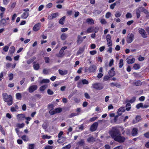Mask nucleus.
I'll return each mask as SVG.
<instances>
[{"mask_svg":"<svg viewBox=\"0 0 149 149\" xmlns=\"http://www.w3.org/2000/svg\"><path fill=\"white\" fill-rule=\"evenodd\" d=\"M109 133L111 137L114 140L115 138L120 134V132L117 127H114L109 130Z\"/></svg>","mask_w":149,"mask_h":149,"instance_id":"f257e3e1","label":"nucleus"},{"mask_svg":"<svg viewBox=\"0 0 149 149\" xmlns=\"http://www.w3.org/2000/svg\"><path fill=\"white\" fill-rule=\"evenodd\" d=\"M3 97L4 100L7 102L8 105H11L12 104V98L11 95H8L7 94H3Z\"/></svg>","mask_w":149,"mask_h":149,"instance_id":"f03ea898","label":"nucleus"},{"mask_svg":"<svg viewBox=\"0 0 149 149\" xmlns=\"http://www.w3.org/2000/svg\"><path fill=\"white\" fill-rule=\"evenodd\" d=\"M114 140L119 143H122L125 141V138L124 137L121 136V134H120L115 138Z\"/></svg>","mask_w":149,"mask_h":149,"instance_id":"7ed1b4c3","label":"nucleus"},{"mask_svg":"<svg viewBox=\"0 0 149 149\" xmlns=\"http://www.w3.org/2000/svg\"><path fill=\"white\" fill-rule=\"evenodd\" d=\"M141 11L143 12L146 13H148L147 10L143 8H140L137 9L136 10V14L137 17L139 18L140 17V14Z\"/></svg>","mask_w":149,"mask_h":149,"instance_id":"20e7f679","label":"nucleus"},{"mask_svg":"<svg viewBox=\"0 0 149 149\" xmlns=\"http://www.w3.org/2000/svg\"><path fill=\"white\" fill-rule=\"evenodd\" d=\"M93 88L96 90H100L103 88L102 86L99 83H95L92 84Z\"/></svg>","mask_w":149,"mask_h":149,"instance_id":"39448f33","label":"nucleus"},{"mask_svg":"<svg viewBox=\"0 0 149 149\" xmlns=\"http://www.w3.org/2000/svg\"><path fill=\"white\" fill-rule=\"evenodd\" d=\"M23 11L25 12L22 15L21 17L23 19H26L29 16L28 12L29 11V9L28 8H26L24 9Z\"/></svg>","mask_w":149,"mask_h":149,"instance_id":"423d86ee","label":"nucleus"},{"mask_svg":"<svg viewBox=\"0 0 149 149\" xmlns=\"http://www.w3.org/2000/svg\"><path fill=\"white\" fill-rule=\"evenodd\" d=\"M139 33L144 38H146L147 37V35L145 30L142 29H138Z\"/></svg>","mask_w":149,"mask_h":149,"instance_id":"0eeeda50","label":"nucleus"},{"mask_svg":"<svg viewBox=\"0 0 149 149\" xmlns=\"http://www.w3.org/2000/svg\"><path fill=\"white\" fill-rule=\"evenodd\" d=\"M89 83V82L86 79H82L81 81H80L78 82L77 86L79 87H81L83 84H88Z\"/></svg>","mask_w":149,"mask_h":149,"instance_id":"6e6552de","label":"nucleus"},{"mask_svg":"<svg viewBox=\"0 0 149 149\" xmlns=\"http://www.w3.org/2000/svg\"><path fill=\"white\" fill-rule=\"evenodd\" d=\"M134 37V35L133 34L131 33L129 34L127 37V43H130L133 40Z\"/></svg>","mask_w":149,"mask_h":149,"instance_id":"1a4fd4ad","label":"nucleus"},{"mask_svg":"<svg viewBox=\"0 0 149 149\" xmlns=\"http://www.w3.org/2000/svg\"><path fill=\"white\" fill-rule=\"evenodd\" d=\"M9 18L8 17H7L6 19L3 18L0 21V24L1 25L3 26H6L7 24H9L8 22L7 21L9 20Z\"/></svg>","mask_w":149,"mask_h":149,"instance_id":"9d476101","label":"nucleus"},{"mask_svg":"<svg viewBox=\"0 0 149 149\" xmlns=\"http://www.w3.org/2000/svg\"><path fill=\"white\" fill-rule=\"evenodd\" d=\"M98 125V123L97 122L94 123L90 127V130L92 132L95 131Z\"/></svg>","mask_w":149,"mask_h":149,"instance_id":"9b49d317","label":"nucleus"},{"mask_svg":"<svg viewBox=\"0 0 149 149\" xmlns=\"http://www.w3.org/2000/svg\"><path fill=\"white\" fill-rule=\"evenodd\" d=\"M106 40L107 42V46H112V44L111 39V36L109 34H108L106 36Z\"/></svg>","mask_w":149,"mask_h":149,"instance_id":"f8f14e48","label":"nucleus"},{"mask_svg":"<svg viewBox=\"0 0 149 149\" xmlns=\"http://www.w3.org/2000/svg\"><path fill=\"white\" fill-rule=\"evenodd\" d=\"M41 24L38 23L36 24L33 27V30L35 31H38L39 30Z\"/></svg>","mask_w":149,"mask_h":149,"instance_id":"ddd939ff","label":"nucleus"},{"mask_svg":"<svg viewBox=\"0 0 149 149\" xmlns=\"http://www.w3.org/2000/svg\"><path fill=\"white\" fill-rule=\"evenodd\" d=\"M59 14L58 13H53L48 16V18L49 19H53L58 16Z\"/></svg>","mask_w":149,"mask_h":149,"instance_id":"4468645a","label":"nucleus"},{"mask_svg":"<svg viewBox=\"0 0 149 149\" xmlns=\"http://www.w3.org/2000/svg\"><path fill=\"white\" fill-rule=\"evenodd\" d=\"M25 115L24 114H19L17 116V119L18 120H22L25 118Z\"/></svg>","mask_w":149,"mask_h":149,"instance_id":"2eb2a0df","label":"nucleus"},{"mask_svg":"<svg viewBox=\"0 0 149 149\" xmlns=\"http://www.w3.org/2000/svg\"><path fill=\"white\" fill-rule=\"evenodd\" d=\"M37 87L36 85H33L30 86L29 88V91L30 93H32L36 90Z\"/></svg>","mask_w":149,"mask_h":149,"instance_id":"dca6fc26","label":"nucleus"},{"mask_svg":"<svg viewBox=\"0 0 149 149\" xmlns=\"http://www.w3.org/2000/svg\"><path fill=\"white\" fill-rule=\"evenodd\" d=\"M114 68H112L109 71V74L110 77H112L115 74V72L114 71Z\"/></svg>","mask_w":149,"mask_h":149,"instance_id":"f3484780","label":"nucleus"},{"mask_svg":"<svg viewBox=\"0 0 149 149\" xmlns=\"http://www.w3.org/2000/svg\"><path fill=\"white\" fill-rule=\"evenodd\" d=\"M127 62L128 64H132L134 63L135 61V59L134 58H127Z\"/></svg>","mask_w":149,"mask_h":149,"instance_id":"a211bd4d","label":"nucleus"},{"mask_svg":"<svg viewBox=\"0 0 149 149\" xmlns=\"http://www.w3.org/2000/svg\"><path fill=\"white\" fill-rule=\"evenodd\" d=\"M87 141L89 143H91L95 141V139L93 136H91L87 139Z\"/></svg>","mask_w":149,"mask_h":149,"instance_id":"6ab92c4d","label":"nucleus"},{"mask_svg":"<svg viewBox=\"0 0 149 149\" xmlns=\"http://www.w3.org/2000/svg\"><path fill=\"white\" fill-rule=\"evenodd\" d=\"M86 22L88 24H94V21L92 18H88L86 20Z\"/></svg>","mask_w":149,"mask_h":149,"instance_id":"aec40b11","label":"nucleus"},{"mask_svg":"<svg viewBox=\"0 0 149 149\" xmlns=\"http://www.w3.org/2000/svg\"><path fill=\"white\" fill-rule=\"evenodd\" d=\"M66 138L65 137H62L57 140L58 143H62L66 140Z\"/></svg>","mask_w":149,"mask_h":149,"instance_id":"412c9836","label":"nucleus"},{"mask_svg":"<svg viewBox=\"0 0 149 149\" xmlns=\"http://www.w3.org/2000/svg\"><path fill=\"white\" fill-rule=\"evenodd\" d=\"M141 120V117L139 116H137L135 120H134L133 121V123L135 124L139 122Z\"/></svg>","mask_w":149,"mask_h":149,"instance_id":"4be33fe9","label":"nucleus"},{"mask_svg":"<svg viewBox=\"0 0 149 149\" xmlns=\"http://www.w3.org/2000/svg\"><path fill=\"white\" fill-rule=\"evenodd\" d=\"M58 72L60 74L63 75L66 74L68 73V71L67 70H59Z\"/></svg>","mask_w":149,"mask_h":149,"instance_id":"5701e85b","label":"nucleus"},{"mask_svg":"<svg viewBox=\"0 0 149 149\" xmlns=\"http://www.w3.org/2000/svg\"><path fill=\"white\" fill-rule=\"evenodd\" d=\"M18 109V106L16 105L14 107H12L10 108V111L12 112L16 111Z\"/></svg>","mask_w":149,"mask_h":149,"instance_id":"b1692460","label":"nucleus"},{"mask_svg":"<svg viewBox=\"0 0 149 149\" xmlns=\"http://www.w3.org/2000/svg\"><path fill=\"white\" fill-rule=\"evenodd\" d=\"M125 111V107H121L118 109V111H117V113L118 114V115H121V113H119V112H123Z\"/></svg>","mask_w":149,"mask_h":149,"instance_id":"393cba45","label":"nucleus"},{"mask_svg":"<svg viewBox=\"0 0 149 149\" xmlns=\"http://www.w3.org/2000/svg\"><path fill=\"white\" fill-rule=\"evenodd\" d=\"M96 69V67L95 65H92L89 68V70L91 72H93Z\"/></svg>","mask_w":149,"mask_h":149,"instance_id":"a878e982","label":"nucleus"},{"mask_svg":"<svg viewBox=\"0 0 149 149\" xmlns=\"http://www.w3.org/2000/svg\"><path fill=\"white\" fill-rule=\"evenodd\" d=\"M138 130L136 128H133L132 132V134L133 136H135L137 134Z\"/></svg>","mask_w":149,"mask_h":149,"instance_id":"bb28decb","label":"nucleus"},{"mask_svg":"<svg viewBox=\"0 0 149 149\" xmlns=\"http://www.w3.org/2000/svg\"><path fill=\"white\" fill-rule=\"evenodd\" d=\"M83 40L81 37L80 36L78 35L77 37V42L78 44H80L81 43Z\"/></svg>","mask_w":149,"mask_h":149,"instance_id":"cd10ccee","label":"nucleus"},{"mask_svg":"<svg viewBox=\"0 0 149 149\" xmlns=\"http://www.w3.org/2000/svg\"><path fill=\"white\" fill-rule=\"evenodd\" d=\"M120 1H116L115 3H113L112 4H111L110 6V8L111 9H113L114 8L115 6L116 5L117 3H120Z\"/></svg>","mask_w":149,"mask_h":149,"instance_id":"c85d7f7f","label":"nucleus"},{"mask_svg":"<svg viewBox=\"0 0 149 149\" xmlns=\"http://www.w3.org/2000/svg\"><path fill=\"white\" fill-rule=\"evenodd\" d=\"M15 48L13 46L11 47L10 48L9 52L10 54H13L15 52Z\"/></svg>","mask_w":149,"mask_h":149,"instance_id":"c756f323","label":"nucleus"},{"mask_svg":"<svg viewBox=\"0 0 149 149\" xmlns=\"http://www.w3.org/2000/svg\"><path fill=\"white\" fill-rule=\"evenodd\" d=\"M133 68L135 70H138L140 68V66L138 64L135 63L134 65Z\"/></svg>","mask_w":149,"mask_h":149,"instance_id":"7c9ffc66","label":"nucleus"},{"mask_svg":"<svg viewBox=\"0 0 149 149\" xmlns=\"http://www.w3.org/2000/svg\"><path fill=\"white\" fill-rule=\"evenodd\" d=\"M67 35L65 33H63L62 34L61 36V38L62 40H65L67 38Z\"/></svg>","mask_w":149,"mask_h":149,"instance_id":"2f4dec72","label":"nucleus"},{"mask_svg":"<svg viewBox=\"0 0 149 149\" xmlns=\"http://www.w3.org/2000/svg\"><path fill=\"white\" fill-rule=\"evenodd\" d=\"M49 82V79H43L42 81H40V83L41 84L43 83H48Z\"/></svg>","mask_w":149,"mask_h":149,"instance_id":"473e14b6","label":"nucleus"},{"mask_svg":"<svg viewBox=\"0 0 149 149\" xmlns=\"http://www.w3.org/2000/svg\"><path fill=\"white\" fill-rule=\"evenodd\" d=\"M135 100H136L135 97H133L130 100H126L125 101V102L126 103L130 102L131 103H132L134 102L135 101Z\"/></svg>","mask_w":149,"mask_h":149,"instance_id":"72a5a7b5","label":"nucleus"},{"mask_svg":"<svg viewBox=\"0 0 149 149\" xmlns=\"http://www.w3.org/2000/svg\"><path fill=\"white\" fill-rule=\"evenodd\" d=\"M21 138L24 141H27L29 140L28 137L26 135L22 136Z\"/></svg>","mask_w":149,"mask_h":149,"instance_id":"f704fd0d","label":"nucleus"},{"mask_svg":"<svg viewBox=\"0 0 149 149\" xmlns=\"http://www.w3.org/2000/svg\"><path fill=\"white\" fill-rule=\"evenodd\" d=\"M54 110L55 113H60L62 111V109L60 108L55 109Z\"/></svg>","mask_w":149,"mask_h":149,"instance_id":"c9c22d12","label":"nucleus"},{"mask_svg":"<svg viewBox=\"0 0 149 149\" xmlns=\"http://www.w3.org/2000/svg\"><path fill=\"white\" fill-rule=\"evenodd\" d=\"M84 50V47L80 48L77 52V55H78L82 53Z\"/></svg>","mask_w":149,"mask_h":149,"instance_id":"e433bc0d","label":"nucleus"},{"mask_svg":"<svg viewBox=\"0 0 149 149\" xmlns=\"http://www.w3.org/2000/svg\"><path fill=\"white\" fill-rule=\"evenodd\" d=\"M33 68L35 70H38L39 68V64L38 63H34L33 65Z\"/></svg>","mask_w":149,"mask_h":149,"instance_id":"4c0bfd02","label":"nucleus"},{"mask_svg":"<svg viewBox=\"0 0 149 149\" xmlns=\"http://www.w3.org/2000/svg\"><path fill=\"white\" fill-rule=\"evenodd\" d=\"M94 28L93 27H90L88 28L87 31V32L90 33L93 32Z\"/></svg>","mask_w":149,"mask_h":149,"instance_id":"58836bf2","label":"nucleus"},{"mask_svg":"<svg viewBox=\"0 0 149 149\" xmlns=\"http://www.w3.org/2000/svg\"><path fill=\"white\" fill-rule=\"evenodd\" d=\"M123 60L122 59L120 60V62L119 63V66L120 68H121L123 65Z\"/></svg>","mask_w":149,"mask_h":149,"instance_id":"ea45409f","label":"nucleus"},{"mask_svg":"<svg viewBox=\"0 0 149 149\" xmlns=\"http://www.w3.org/2000/svg\"><path fill=\"white\" fill-rule=\"evenodd\" d=\"M65 17L64 16L61 18L59 21V23L62 25L63 24V22L64 21Z\"/></svg>","mask_w":149,"mask_h":149,"instance_id":"a19ab883","label":"nucleus"},{"mask_svg":"<svg viewBox=\"0 0 149 149\" xmlns=\"http://www.w3.org/2000/svg\"><path fill=\"white\" fill-rule=\"evenodd\" d=\"M126 108L127 111H130L131 108L130 104V103L127 104L126 105Z\"/></svg>","mask_w":149,"mask_h":149,"instance_id":"79ce46f5","label":"nucleus"},{"mask_svg":"<svg viewBox=\"0 0 149 149\" xmlns=\"http://www.w3.org/2000/svg\"><path fill=\"white\" fill-rule=\"evenodd\" d=\"M47 86L46 85H43L41 86L40 88V90L41 91H43L47 88Z\"/></svg>","mask_w":149,"mask_h":149,"instance_id":"37998d69","label":"nucleus"},{"mask_svg":"<svg viewBox=\"0 0 149 149\" xmlns=\"http://www.w3.org/2000/svg\"><path fill=\"white\" fill-rule=\"evenodd\" d=\"M42 139H49L51 138V136H48L47 135H44L42 136Z\"/></svg>","mask_w":149,"mask_h":149,"instance_id":"c03bdc74","label":"nucleus"},{"mask_svg":"<svg viewBox=\"0 0 149 149\" xmlns=\"http://www.w3.org/2000/svg\"><path fill=\"white\" fill-rule=\"evenodd\" d=\"M79 114V113H71L70 115H69V118H71L72 117L74 116H77Z\"/></svg>","mask_w":149,"mask_h":149,"instance_id":"a18cd8bd","label":"nucleus"},{"mask_svg":"<svg viewBox=\"0 0 149 149\" xmlns=\"http://www.w3.org/2000/svg\"><path fill=\"white\" fill-rule=\"evenodd\" d=\"M16 2H14L13 3H11L10 4V8L12 9L14 8L16 6Z\"/></svg>","mask_w":149,"mask_h":149,"instance_id":"49530a36","label":"nucleus"},{"mask_svg":"<svg viewBox=\"0 0 149 149\" xmlns=\"http://www.w3.org/2000/svg\"><path fill=\"white\" fill-rule=\"evenodd\" d=\"M109 47V48L107 49V52L110 53H111L112 51V46H108Z\"/></svg>","mask_w":149,"mask_h":149,"instance_id":"de8ad7c7","label":"nucleus"},{"mask_svg":"<svg viewBox=\"0 0 149 149\" xmlns=\"http://www.w3.org/2000/svg\"><path fill=\"white\" fill-rule=\"evenodd\" d=\"M71 145L70 144H68V145L65 146L63 147V149H70L71 147Z\"/></svg>","mask_w":149,"mask_h":149,"instance_id":"09e8293b","label":"nucleus"},{"mask_svg":"<svg viewBox=\"0 0 149 149\" xmlns=\"http://www.w3.org/2000/svg\"><path fill=\"white\" fill-rule=\"evenodd\" d=\"M121 15V13L119 11L117 12L115 14V16L116 17H119Z\"/></svg>","mask_w":149,"mask_h":149,"instance_id":"8fccbe9b","label":"nucleus"},{"mask_svg":"<svg viewBox=\"0 0 149 149\" xmlns=\"http://www.w3.org/2000/svg\"><path fill=\"white\" fill-rule=\"evenodd\" d=\"M132 17V15L130 13H128L126 15V17L127 18H131Z\"/></svg>","mask_w":149,"mask_h":149,"instance_id":"3c124183","label":"nucleus"},{"mask_svg":"<svg viewBox=\"0 0 149 149\" xmlns=\"http://www.w3.org/2000/svg\"><path fill=\"white\" fill-rule=\"evenodd\" d=\"M143 106V104L142 103H141L137 104L136 105V108H137V109H138L140 107L142 108Z\"/></svg>","mask_w":149,"mask_h":149,"instance_id":"603ef678","label":"nucleus"},{"mask_svg":"<svg viewBox=\"0 0 149 149\" xmlns=\"http://www.w3.org/2000/svg\"><path fill=\"white\" fill-rule=\"evenodd\" d=\"M114 63V60L113 59H111L110 60L109 65V66L110 67L112 66L113 64Z\"/></svg>","mask_w":149,"mask_h":149,"instance_id":"864d4df0","label":"nucleus"},{"mask_svg":"<svg viewBox=\"0 0 149 149\" xmlns=\"http://www.w3.org/2000/svg\"><path fill=\"white\" fill-rule=\"evenodd\" d=\"M55 110H53V109H51L49 111V113L51 115H52L55 114Z\"/></svg>","mask_w":149,"mask_h":149,"instance_id":"5fc2aeb1","label":"nucleus"},{"mask_svg":"<svg viewBox=\"0 0 149 149\" xmlns=\"http://www.w3.org/2000/svg\"><path fill=\"white\" fill-rule=\"evenodd\" d=\"M53 6V4L52 3H49L47 4L46 6V7L47 8H51Z\"/></svg>","mask_w":149,"mask_h":149,"instance_id":"6e6d98bb","label":"nucleus"},{"mask_svg":"<svg viewBox=\"0 0 149 149\" xmlns=\"http://www.w3.org/2000/svg\"><path fill=\"white\" fill-rule=\"evenodd\" d=\"M134 84L136 86H139L141 84V83L140 81H138L134 82Z\"/></svg>","mask_w":149,"mask_h":149,"instance_id":"4d7b16f0","label":"nucleus"},{"mask_svg":"<svg viewBox=\"0 0 149 149\" xmlns=\"http://www.w3.org/2000/svg\"><path fill=\"white\" fill-rule=\"evenodd\" d=\"M9 48V46H5L3 47V50L5 52H7L8 51Z\"/></svg>","mask_w":149,"mask_h":149,"instance_id":"13d9d810","label":"nucleus"},{"mask_svg":"<svg viewBox=\"0 0 149 149\" xmlns=\"http://www.w3.org/2000/svg\"><path fill=\"white\" fill-rule=\"evenodd\" d=\"M34 144H29V149H34Z\"/></svg>","mask_w":149,"mask_h":149,"instance_id":"bf43d9fd","label":"nucleus"},{"mask_svg":"<svg viewBox=\"0 0 149 149\" xmlns=\"http://www.w3.org/2000/svg\"><path fill=\"white\" fill-rule=\"evenodd\" d=\"M111 13L110 12H108L106 13L105 17L107 18H109L111 15Z\"/></svg>","mask_w":149,"mask_h":149,"instance_id":"052dcab7","label":"nucleus"},{"mask_svg":"<svg viewBox=\"0 0 149 149\" xmlns=\"http://www.w3.org/2000/svg\"><path fill=\"white\" fill-rule=\"evenodd\" d=\"M97 118V117H93L92 118H91L89 120V121L90 122H93Z\"/></svg>","mask_w":149,"mask_h":149,"instance_id":"680f3d73","label":"nucleus"},{"mask_svg":"<svg viewBox=\"0 0 149 149\" xmlns=\"http://www.w3.org/2000/svg\"><path fill=\"white\" fill-rule=\"evenodd\" d=\"M47 127V124L46 122H44L42 125V127L43 129H45Z\"/></svg>","mask_w":149,"mask_h":149,"instance_id":"e2e57ef3","label":"nucleus"},{"mask_svg":"<svg viewBox=\"0 0 149 149\" xmlns=\"http://www.w3.org/2000/svg\"><path fill=\"white\" fill-rule=\"evenodd\" d=\"M8 77L10 80H12L13 78V74H8Z\"/></svg>","mask_w":149,"mask_h":149,"instance_id":"0e129e2a","label":"nucleus"},{"mask_svg":"<svg viewBox=\"0 0 149 149\" xmlns=\"http://www.w3.org/2000/svg\"><path fill=\"white\" fill-rule=\"evenodd\" d=\"M123 147L122 146H118L115 147L113 149H123Z\"/></svg>","mask_w":149,"mask_h":149,"instance_id":"69168bd1","label":"nucleus"},{"mask_svg":"<svg viewBox=\"0 0 149 149\" xmlns=\"http://www.w3.org/2000/svg\"><path fill=\"white\" fill-rule=\"evenodd\" d=\"M84 141L83 140H80L78 143L80 145L83 146L84 144Z\"/></svg>","mask_w":149,"mask_h":149,"instance_id":"338daca9","label":"nucleus"},{"mask_svg":"<svg viewBox=\"0 0 149 149\" xmlns=\"http://www.w3.org/2000/svg\"><path fill=\"white\" fill-rule=\"evenodd\" d=\"M53 148L52 146H47L45 148V149H52Z\"/></svg>","mask_w":149,"mask_h":149,"instance_id":"774afa93","label":"nucleus"}]
</instances>
